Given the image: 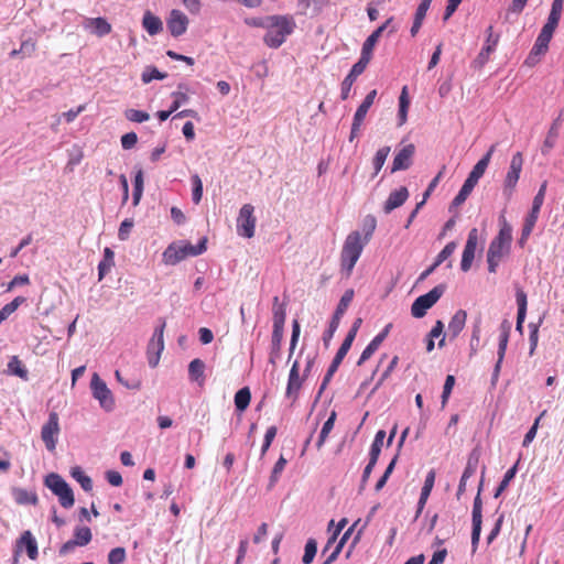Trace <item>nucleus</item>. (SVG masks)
Listing matches in <instances>:
<instances>
[{"label": "nucleus", "instance_id": "obj_5", "mask_svg": "<svg viewBox=\"0 0 564 564\" xmlns=\"http://www.w3.org/2000/svg\"><path fill=\"white\" fill-rule=\"evenodd\" d=\"M366 245L367 243L362 241L361 234L357 230L351 231L346 237L340 252V269L346 276L351 274Z\"/></svg>", "mask_w": 564, "mask_h": 564}, {"label": "nucleus", "instance_id": "obj_56", "mask_svg": "<svg viewBox=\"0 0 564 564\" xmlns=\"http://www.w3.org/2000/svg\"><path fill=\"white\" fill-rule=\"evenodd\" d=\"M192 199L195 204H198L203 197V182L197 174L192 175Z\"/></svg>", "mask_w": 564, "mask_h": 564}, {"label": "nucleus", "instance_id": "obj_10", "mask_svg": "<svg viewBox=\"0 0 564 564\" xmlns=\"http://www.w3.org/2000/svg\"><path fill=\"white\" fill-rule=\"evenodd\" d=\"M484 475L485 468L481 473V479L478 488V494L474 499L473 511H471V547L473 551H476L479 544L480 534H481V523H482V501L480 497V492L484 484Z\"/></svg>", "mask_w": 564, "mask_h": 564}, {"label": "nucleus", "instance_id": "obj_12", "mask_svg": "<svg viewBox=\"0 0 564 564\" xmlns=\"http://www.w3.org/2000/svg\"><path fill=\"white\" fill-rule=\"evenodd\" d=\"M254 207L251 204H245L237 217V234L243 238H252L254 236L257 219L253 216Z\"/></svg>", "mask_w": 564, "mask_h": 564}, {"label": "nucleus", "instance_id": "obj_61", "mask_svg": "<svg viewBox=\"0 0 564 564\" xmlns=\"http://www.w3.org/2000/svg\"><path fill=\"white\" fill-rule=\"evenodd\" d=\"M276 432H278V429L274 425L267 429L264 438H263V443L261 446V457L264 456L265 453L268 452V449L270 448L274 437L276 436Z\"/></svg>", "mask_w": 564, "mask_h": 564}, {"label": "nucleus", "instance_id": "obj_48", "mask_svg": "<svg viewBox=\"0 0 564 564\" xmlns=\"http://www.w3.org/2000/svg\"><path fill=\"white\" fill-rule=\"evenodd\" d=\"M561 123H562V115H560L556 119H554L549 132H547V135L544 140V147L545 148H553L554 144H555V141L558 137V128L561 127Z\"/></svg>", "mask_w": 564, "mask_h": 564}, {"label": "nucleus", "instance_id": "obj_58", "mask_svg": "<svg viewBox=\"0 0 564 564\" xmlns=\"http://www.w3.org/2000/svg\"><path fill=\"white\" fill-rule=\"evenodd\" d=\"M117 381L122 384L124 388L129 390H140L141 389V380L137 378L124 379L119 370L115 372Z\"/></svg>", "mask_w": 564, "mask_h": 564}, {"label": "nucleus", "instance_id": "obj_17", "mask_svg": "<svg viewBox=\"0 0 564 564\" xmlns=\"http://www.w3.org/2000/svg\"><path fill=\"white\" fill-rule=\"evenodd\" d=\"M368 63V61H365L364 58L359 57L358 62H356L352 65L349 73L341 83L340 98L343 100L348 99L354 83L356 82L357 77L365 72Z\"/></svg>", "mask_w": 564, "mask_h": 564}, {"label": "nucleus", "instance_id": "obj_55", "mask_svg": "<svg viewBox=\"0 0 564 564\" xmlns=\"http://www.w3.org/2000/svg\"><path fill=\"white\" fill-rule=\"evenodd\" d=\"M427 10H429V8H426V7H422V6L417 7V9L415 11V15H414V21H413V24L410 30L412 36H415L417 34L419 30L421 29Z\"/></svg>", "mask_w": 564, "mask_h": 564}, {"label": "nucleus", "instance_id": "obj_62", "mask_svg": "<svg viewBox=\"0 0 564 564\" xmlns=\"http://www.w3.org/2000/svg\"><path fill=\"white\" fill-rule=\"evenodd\" d=\"M457 245L455 241L448 242L437 254L435 259V265H441L446 259H448L455 251Z\"/></svg>", "mask_w": 564, "mask_h": 564}, {"label": "nucleus", "instance_id": "obj_22", "mask_svg": "<svg viewBox=\"0 0 564 564\" xmlns=\"http://www.w3.org/2000/svg\"><path fill=\"white\" fill-rule=\"evenodd\" d=\"M415 148L413 144L403 147L394 156L391 173L408 170L412 164Z\"/></svg>", "mask_w": 564, "mask_h": 564}, {"label": "nucleus", "instance_id": "obj_33", "mask_svg": "<svg viewBox=\"0 0 564 564\" xmlns=\"http://www.w3.org/2000/svg\"><path fill=\"white\" fill-rule=\"evenodd\" d=\"M479 459H480V451L476 447L468 455L467 463H466L465 469L462 475L463 480H468L470 477H473L476 474L478 465H479Z\"/></svg>", "mask_w": 564, "mask_h": 564}, {"label": "nucleus", "instance_id": "obj_47", "mask_svg": "<svg viewBox=\"0 0 564 564\" xmlns=\"http://www.w3.org/2000/svg\"><path fill=\"white\" fill-rule=\"evenodd\" d=\"M25 302V297L23 296H17L14 300H12L10 303L6 304L0 310V324L6 321L12 313H14L18 307Z\"/></svg>", "mask_w": 564, "mask_h": 564}, {"label": "nucleus", "instance_id": "obj_1", "mask_svg": "<svg viewBox=\"0 0 564 564\" xmlns=\"http://www.w3.org/2000/svg\"><path fill=\"white\" fill-rule=\"evenodd\" d=\"M260 25L267 29L263 42L271 48L280 47L296 26L291 15H270Z\"/></svg>", "mask_w": 564, "mask_h": 564}, {"label": "nucleus", "instance_id": "obj_45", "mask_svg": "<svg viewBox=\"0 0 564 564\" xmlns=\"http://www.w3.org/2000/svg\"><path fill=\"white\" fill-rule=\"evenodd\" d=\"M93 539L91 530L88 527H76L74 529V541L78 546L87 545Z\"/></svg>", "mask_w": 564, "mask_h": 564}, {"label": "nucleus", "instance_id": "obj_51", "mask_svg": "<svg viewBox=\"0 0 564 564\" xmlns=\"http://www.w3.org/2000/svg\"><path fill=\"white\" fill-rule=\"evenodd\" d=\"M164 348H160L159 344L149 341L148 344V362L151 368H155L160 361L161 354Z\"/></svg>", "mask_w": 564, "mask_h": 564}, {"label": "nucleus", "instance_id": "obj_50", "mask_svg": "<svg viewBox=\"0 0 564 564\" xmlns=\"http://www.w3.org/2000/svg\"><path fill=\"white\" fill-rule=\"evenodd\" d=\"M377 227V220L372 215H367L362 220V241L368 243Z\"/></svg>", "mask_w": 564, "mask_h": 564}, {"label": "nucleus", "instance_id": "obj_16", "mask_svg": "<svg viewBox=\"0 0 564 564\" xmlns=\"http://www.w3.org/2000/svg\"><path fill=\"white\" fill-rule=\"evenodd\" d=\"M478 243V230L477 228H473L468 232V237L463 250L462 261H460V270L463 272L469 271L471 268L473 261L475 259V252Z\"/></svg>", "mask_w": 564, "mask_h": 564}, {"label": "nucleus", "instance_id": "obj_30", "mask_svg": "<svg viewBox=\"0 0 564 564\" xmlns=\"http://www.w3.org/2000/svg\"><path fill=\"white\" fill-rule=\"evenodd\" d=\"M467 319V313L464 310H458L451 318L448 323V333L455 338L457 337L465 327Z\"/></svg>", "mask_w": 564, "mask_h": 564}, {"label": "nucleus", "instance_id": "obj_24", "mask_svg": "<svg viewBox=\"0 0 564 564\" xmlns=\"http://www.w3.org/2000/svg\"><path fill=\"white\" fill-rule=\"evenodd\" d=\"M408 197L409 191L405 186H401L400 188L392 191L383 205V212L386 214H390L395 208L402 206Z\"/></svg>", "mask_w": 564, "mask_h": 564}, {"label": "nucleus", "instance_id": "obj_37", "mask_svg": "<svg viewBox=\"0 0 564 564\" xmlns=\"http://www.w3.org/2000/svg\"><path fill=\"white\" fill-rule=\"evenodd\" d=\"M7 367L9 375L17 376L22 380L29 379V371L18 356H12Z\"/></svg>", "mask_w": 564, "mask_h": 564}, {"label": "nucleus", "instance_id": "obj_23", "mask_svg": "<svg viewBox=\"0 0 564 564\" xmlns=\"http://www.w3.org/2000/svg\"><path fill=\"white\" fill-rule=\"evenodd\" d=\"M435 476H436V474H435L434 469L429 470L425 476L424 484L421 489L420 498H419V501L416 505V512H415V517H414L415 520L421 516V513L424 510L426 501H427V499L433 490L434 484H435Z\"/></svg>", "mask_w": 564, "mask_h": 564}, {"label": "nucleus", "instance_id": "obj_9", "mask_svg": "<svg viewBox=\"0 0 564 564\" xmlns=\"http://www.w3.org/2000/svg\"><path fill=\"white\" fill-rule=\"evenodd\" d=\"M90 389L94 399L99 402V405L102 410L106 412H111L115 409V399L112 392L107 387L106 382L96 372L91 377Z\"/></svg>", "mask_w": 564, "mask_h": 564}, {"label": "nucleus", "instance_id": "obj_3", "mask_svg": "<svg viewBox=\"0 0 564 564\" xmlns=\"http://www.w3.org/2000/svg\"><path fill=\"white\" fill-rule=\"evenodd\" d=\"M207 250V238L199 239L197 245L186 240H177L170 243L162 253V261L167 265H176L187 257H197Z\"/></svg>", "mask_w": 564, "mask_h": 564}, {"label": "nucleus", "instance_id": "obj_32", "mask_svg": "<svg viewBox=\"0 0 564 564\" xmlns=\"http://www.w3.org/2000/svg\"><path fill=\"white\" fill-rule=\"evenodd\" d=\"M377 97V90L376 89H372L371 91H369L365 99L362 100V102L359 105V107L357 108L355 115H354V120L355 121H359V122H362L364 123V120L370 109V107L373 105V101Z\"/></svg>", "mask_w": 564, "mask_h": 564}, {"label": "nucleus", "instance_id": "obj_41", "mask_svg": "<svg viewBox=\"0 0 564 564\" xmlns=\"http://www.w3.org/2000/svg\"><path fill=\"white\" fill-rule=\"evenodd\" d=\"M283 333L284 332L272 330L271 350H270V356H269V361L272 365H274L276 359L280 357Z\"/></svg>", "mask_w": 564, "mask_h": 564}, {"label": "nucleus", "instance_id": "obj_29", "mask_svg": "<svg viewBox=\"0 0 564 564\" xmlns=\"http://www.w3.org/2000/svg\"><path fill=\"white\" fill-rule=\"evenodd\" d=\"M205 362L199 359H193L188 365V377L189 380L196 382L198 386H203L205 382Z\"/></svg>", "mask_w": 564, "mask_h": 564}, {"label": "nucleus", "instance_id": "obj_11", "mask_svg": "<svg viewBox=\"0 0 564 564\" xmlns=\"http://www.w3.org/2000/svg\"><path fill=\"white\" fill-rule=\"evenodd\" d=\"M59 419L56 412H50L47 421L41 429V438L48 452H54L59 435Z\"/></svg>", "mask_w": 564, "mask_h": 564}, {"label": "nucleus", "instance_id": "obj_54", "mask_svg": "<svg viewBox=\"0 0 564 564\" xmlns=\"http://www.w3.org/2000/svg\"><path fill=\"white\" fill-rule=\"evenodd\" d=\"M15 500L20 505L35 506L39 499L35 492H31L25 489H19L15 494Z\"/></svg>", "mask_w": 564, "mask_h": 564}, {"label": "nucleus", "instance_id": "obj_20", "mask_svg": "<svg viewBox=\"0 0 564 564\" xmlns=\"http://www.w3.org/2000/svg\"><path fill=\"white\" fill-rule=\"evenodd\" d=\"M306 378L300 376V365L297 361H294V364L291 367V370L289 372L288 378V384L285 390V395L289 399H292L293 401H296L299 398L300 390L302 388L303 381Z\"/></svg>", "mask_w": 564, "mask_h": 564}, {"label": "nucleus", "instance_id": "obj_14", "mask_svg": "<svg viewBox=\"0 0 564 564\" xmlns=\"http://www.w3.org/2000/svg\"><path fill=\"white\" fill-rule=\"evenodd\" d=\"M351 343H349L348 340L344 339V341L341 343L340 347L338 348L335 357L333 358L323 380H322V383L319 386V389L317 391V395H316V401L321 398L322 393L324 392V390L326 389V387L328 386V383L330 382L332 378L334 377L335 372L338 370V367L340 366L343 359L346 357L347 352L349 351L350 347H351Z\"/></svg>", "mask_w": 564, "mask_h": 564}, {"label": "nucleus", "instance_id": "obj_40", "mask_svg": "<svg viewBox=\"0 0 564 564\" xmlns=\"http://www.w3.org/2000/svg\"><path fill=\"white\" fill-rule=\"evenodd\" d=\"M286 464H288L286 458H284L283 455H281L271 470V475H270L269 484H268L269 490L274 488V486L278 484Z\"/></svg>", "mask_w": 564, "mask_h": 564}, {"label": "nucleus", "instance_id": "obj_7", "mask_svg": "<svg viewBox=\"0 0 564 564\" xmlns=\"http://www.w3.org/2000/svg\"><path fill=\"white\" fill-rule=\"evenodd\" d=\"M446 291L445 284L434 286L427 293L420 295L411 305V314L415 318H422L433 307Z\"/></svg>", "mask_w": 564, "mask_h": 564}, {"label": "nucleus", "instance_id": "obj_64", "mask_svg": "<svg viewBox=\"0 0 564 564\" xmlns=\"http://www.w3.org/2000/svg\"><path fill=\"white\" fill-rule=\"evenodd\" d=\"M126 560V550L121 546L112 549L108 554L109 564H121Z\"/></svg>", "mask_w": 564, "mask_h": 564}, {"label": "nucleus", "instance_id": "obj_8", "mask_svg": "<svg viewBox=\"0 0 564 564\" xmlns=\"http://www.w3.org/2000/svg\"><path fill=\"white\" fill-rule=\"evenodd\" d=\"M354 299V290L349 289L346 290L343 296L339 300V303L337 304V307L332 316V319L329 322L328 328L323 334V344L326 348L329 347L330 340L334 337V334L336 333L340 319L343 315L346 313L349 304L351 303Z\"/></svg>", "mask_w": 564, "mask_h": 564}, {"label": "nucleus", "instance_id": "obj_53", "mask_svg": "<svg viewBox=\"0 0 564 564\" xmlns=\"http://www.w3.org/2000/svg\"><path fill=\"white\" fill-rule=\"evenodd\" d=\"M317 553V542L314 539H308L304 547L302 557L303 564H311Z\"/></svg>", "mask_w": 564, "mask_h": 564}, {"label": "nucleus", "instance_id": "obj_6", "mask_svg": "<svg viewBox=\"0 0 564 564\" xmlns=\"http://www.w3.org/2000/svg\"><path fill=\"white\" fill-rule=\"evenodd\" d=\"M44 484L58 497V501L63 508L69 509L74 506L75 498L73 489L62 476L51 473L45 477Z\"/></svg>", "mask_w": 564, "mask_h": 564}, {"label": "nucleus", "instance_id": "obj_26", "mask_svg": "<svg viewBox=\"0 0 564 564\" xmlns=\"http://www.w3.org/2000/svg\"><path fill=\"white\" fill-rule=\"evenodd\" d=\"M85 28L90 29L91 32L99 37H102L111 32V24L101 17L87 19Z\"/></svg>", "mask_w": 564, "mask_h": 564}, {"label": "nucleus", "instance_id": "obj_60", "mask_svg": "<svg viewBox=\"0 0 564 564\" xmlns=\"http://www.w3.org/2000/svg\"><path fill=\"white\" fill-rule=\"evenodd\" d=\"M124 116L129 121L139 122V123L144 122V121L149 120V118H150L148 112H145L143 110H137V109H127L124 111Z\"/></svg>", "mask_w": 564, "mask_h": 564}, {"label": "nucleus", "instance_id": "obj_15", "mask_svg": "<svg viewBox=\"0 0 564 564\" xmlns=\"http://www.w3.org/2000/svg\"><path fill=\"white\" fill-rule=\"evenodd\" d=\"M487 39L485 42V45L478 53L477 57L474 61V64L476 67H482L486 65L490 58V54L496 51L498 42H499V34L494 33L492 25H489L486 30Z\"/></svg>", "mask_w": 564, "mask_h": 564}, {"label": "nucleus", "instance_id": "obj_43", "mask_svg": "<svg viewBox=\"0 0 564 564\" xmlns=\"http://www.w3.org/2000/svg\"><path fill=\"white\" fill-rule=\"evenodd\" d=\"M72 477L80 485L84 491L93 490V480L87 476L80 467H74L70 471Z\"/></svg>", "mask_w": 564, "mask_h": 564}, {"label": "nucleus", "instance_id": "obj_27", "mask_svg": "<svg viewBox=\"0 0 564 564\" xmlns=\"http://www.w3.org/2000/svg\"><path fill=\"white\" fill-rule=\"evenodd\" d=\"M546 188H547V181H544L540 185V187L538 189V193L535 194V196L533 198L531 209H530L529 214L525 216V218H529V219L538 221L541 207H542V205L544 203Z\"/></svg>", "mask_w": 564, "mask_h": 564}, {"label": "nucleus", "instance_id": "obj_52", "mask_svg": "<svg viewBox=\"0 0 564 564\" xmlns=\"http://www.w3.org/2000/svg\"><path fill=\"white\" fill-rule=\"evenodd\" d=\"M389 153H390V147H382L376 152L373 161H372L373 170H375L373 176H376L380 172V170L384 165V162H386Z\"/></svg>", "mask_w": 564, "mask_h": 564}, {"label": "nucleus", "instance_id": "obj_44", "mask_svg": "<svg viewBox=\"0 0 564 564\" xmlns=\"http://www.w3.org/2000/svg\"><path fill=\"white\" fill-rule=\"evenodd\" d=\"M384 437H386V432L383 430H379L376 433L372 444L370 446V451H369V458L372 462L373 460L378 462V458L381 453V447L383 445Z\"/></svg>", "mask_w": 564, "mask_h": 564}, {"label": "nucleus", "instance_id": "obj_59", "mask_svg": "<svg viewBox=\"0 0 564 564\" xmlns=\"http://www.w3.org/2000/svg\"><path fill=\"white\" fill-rule=\"evenodd\" d=\"M166 323L164 318H159V325L154 328L153 335L151 337V341L159 344L160 348H164V329H165Z\"/></svg>", "mask_w": 564, "mask_h": 564}, {"label": "nucleus", "instance_id": "obj_25", "mask_svg": "<svg viewBox=\"0 0 564 564\" xmlns=\"http://www.w3.org/2000/svg\"><path fill=\"white\" fill-rule=\"evenodd\" d=\"M516 302L518 305L517 324L516 329L520 333L523 330V323L527 316L528 297L527 293L518 288L516 291Z\"/></svg>", "mask_w": 564, "mask_h": 564}, {"label": "nucleus", "instance_id": "obj_42", "mask_svg": "<svg viewBox=\"0 0 564 564\" xmlns=\"http://www.w3.org/2000/svg\"><path fill=\"white\" fill-rule=\"evenodd\" d=\"M518 464L519 463L517 462L512 467H510L505 473L500 484L498 485V487L495 490V494H494L495 498H498L508 488L510 482L513 480V478L516 477V475L518 473Z\"/></svg>", "mask_w": 564, "mask_h": 564}, {"label": "nucleus", "instance_id": "obj_39", "mask_svg": "<svg viewBox=\"0 0 564 564\" xmlns=\"http://www.w3.org/2000/svg\"><path fill=\"white\" fill-rule=\"evenodd\" d=\"M251 392L248 387L239 389L235 394V406L239 412H243L250 404Z\"/></svg>", "mask_w": 564, "mask_h": 564}, {"label": "nucleus", "instance_id": "obj_2", "mask_svg": "<svg viewBox=\"0 0 564 564\" xmlns=\"http://www.w3.org/2000/svg\"><path fill=\"white\" fill-rule=\"evenodd\" d=\"M512 227L503 218L498 235L491 240L487 251L488 271L495 273L500 260L510 252Z\"/></svg>", "mask_w": 564, "mask_h": 564}, {"label": "nucleus", "instance_id": "obj_57", "mask_svg": "<svg viewBox=\"0 0 564 564\" xmlns=\"http://www.w3.org/2000/svg\"><path fill=\"white\" fill-rule=\"evenodd\" d=\"M535 224H536V220L524 218V224H523V227L521 230V236L518 240V243L520 247H523L525 245L527 240L529 239L530 235L533 231Z\"/></svg>", "mask_w": 564, "mask_h": 564}, {"label": "nucleus", "instance_id": "obj_38", "mask_svg": "<svg viewBox=\"0 0 564 564\" xmlns=\"http://www.w3.org/2000/svg\"><path fill=\"white\" fill-rule=\"evenodd\" d=\"M337 417V413L335 410H333L328 416V419L324 422L322 430L319 432L318 440L316 442V447L319 449L325 444L329 433L334 429V424Z\"/></svg>", "mask_w": 564, "mask_h": 564}, {"label": "nucleus", "instance_id": "obj_31", "mask_svg": "<svg viewBox=\"0 0 564 564\" xmlns=\"http://www.w3.org/2000/svg\"><path fill=\"white\" fill-rule=\"evenodd\" d=\"M383 32V28L376 29L364 42L360 57L370 62L373 48Z\"/></svg>", "mask_w": 564, "mask_h": 564}, {"label": "nucleus", "instance_id": "obj_4", "mask_svg": "<svg viewBox=\"0 0 564 564\" xmlns=\"http://www.w3.org/2000/svg\"><path fill=\"white\" fill-rule=\"evenodd\" d=\"M495 148H496L495 145H491L489 148V150L487 151V153L474 165L473 170L468 174V176L465 180L459 192L452 200L449 210H453L454 208H457L458 206H460L467 199V197L470 195L474 187L477 185L478 181L485 174V172L490 163L491 155L495 152Z\"/></svg>", "mask_w": 564, "mask_h": 564}, {"label": "nucleus", "instance_id": "obj_35", "mask_svg": "<svg viewBox=\"0 0 564 564\" xmlns=\"http://www.w3.org/2000/svg\"><path fill=\"white\" fill-rule=\"evenodd\" d=\"M410 107V99L408 95V87L404 86L399 97V110H398V126H403L408 120V110Z\"/></svg>", "mask_w": 564, "mask_h": 564}, {"label": "nucleus", "instance_id": "obj_46", "mask_svg": "<svg viewBox=\"0 0 564 564\" xmlns=\"http://www.w3.org/2000/svg\"><path fill=\"white\" fill-rule=\"evenodd\" d=\"M382 341L377 338L376 336L371 339V341L366 346V348L362 350L358 361L357 366H361L364 362H366L380 347Z\"/></svg>", "mask_w": 564, "mask_h": 564}, {"label": "nucleus", "instance_id": "obj_21", "mask_svg": "<svg viewBox=\"0 0 564 564\" xmlns=\"http://www.w3.org/2000/svg\"><path fill=\"white\" fill-rule=\"evenodd\" d=\"M14 547L21 550L22 553L25 551L28 557L32 561L39 556L37 542L29 530L21 533L20 538L15 541Z\"/></svg>", "mask_w": 564, "mask_h": 564}, {"label": "nucleus", "instance_id": "obj_63", "mask_svg": "<svg viewBox=\"0 0 564 564\" xmlns=\"http://www.w3.org/2000/svg\"><path fill=\"white\" fill-rule=\"evenodd\" d=\"M173 102L171 105V111H176L181 106L188 102L189 97L185 91H173Z\"/></svg>", "mask_w": 564, "mask_h": 564}, {"label": "nucleus", "instance_id": "obj_36", "mask_svg": "<svg viewBox=\"0 0 564 564\" xmlns=\"http://www.w3.org/2000/svg\"><path fill=\"white\" fill-rule=\"evenodd\" d=\"M113 265L115 252L109 247H106L104 250V258L98 264V279L102 280Z\"/></svg>", "mask_w": 564, "mask_h": 564}, {"label": "nucleus", "instance_id": "obj_34", "mask_svg": "<svg viewBox=\"0 0 564 564\" xmlns=\"http://www.w3.org/2000/svg\"><path fill=\"white\" fill-rule=\"evenodd\" d=\"M279 297H274L273 306V329L278 332H284V324L286 318V310L284 304H278Z\"/></svg>", "mask_w": 564, "mask_h": 564}, {"label": "nucleus", "instance_id": "obj_28", "mask_svg": "<svg viewBox=\"0 0 564 564\" xmlns=\"http://www.w3.org/2000/svg\"><path fill=\"white\" fill-rule=\"evenodd\" d=\"M142 26L152 36L159 34L163 30L162 20L149 10L143 14Z\"/></svg>", "mask_w": 564, "mask_h": 564}, {"label": "nucleus", "instance_id": "obj_13", "mask_svg": "<svg viewBox=\"0 0 564 564\" xmlns=\"http://www.w3.org/2000/svg\"><path fill=\"white\" fill-rule=\"evenodd\" d=\"M523 158L521 152H517L512 155L510 161V166L507 172L505 183H503V194L506 197L510 198L513 194V189L517 186V183L520 178V174L522 171Z\"/></svg>", "mask_w": 564, "mask_h": 564}, {"label": "nucleus", "instance_id": "obj_18", "mask_svg": "<svg viewBox=\"0 0 564 564\" xmlns=\"http://www.w3.org/2000/svg\"><path fill=\"white\" fill-rule=\"evenodd\" d=\"M552 37L539 33L531 51L524 61V64L529 67L535 66L540 62L541 57L547 52Z\"/></svg>", "mask_w": 564, "mask_h": 564}, {"label": "nucleus", "instance_id": "obj_49", "mask_svg": "<svg viewBox=\"0 0 564 564\" xmlns=\"http://www.w3.org/2000/svg\"><path fill=\"white\" fill-rule=\"evenodd\" d=\"M166 76V73L160 72L155 66H147L141 75V79L144 84H149L154 79L162 80Z\"/></svg>", "mask_w": 564, "mask_h": 564}, {"label": "nucleus", "instance_id": "obj_19", "mask_svg": "<svg viewBox=\"0 0 564 564\" xmlns=\"http://www.w3.org/2000/svg\"><path fill=\"white\" fill-rule=\"evenodd\" d=\"M166 26L173 37H178L186 32L188 19L182 11L174 9L170 12Z\"/></svg>", "mask_w": 564, "mask_h": 564}]
</instances>
